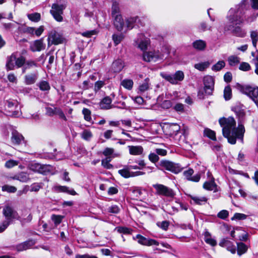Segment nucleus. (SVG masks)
<instances>
[{
  "instance_id": "57",
  "label": "nucleus",
  "mask_w": 258,
  "mask_h": 258,
  "mask_svg": "<svg viewBox=\"0 0 258 258\" xmlns=\"http://www.w3.org/2000/svg\"><path fill=\"white\" fill-rule=\"evenodd\" d=\"M81 137L83 139L88 141L92 138V134L90 131L86 130L82 132Z\"/></svg>"
},
{
  "instance_id": "5",
  "label": "nucleus",
  "mask_w": 258,
  "mask_h": 258,
  "mask_svg": "<svg viewBox=\"0 0 258 258\" xmlns=\"http://www.w3.org/2000/svg\"><path fill=\"white\" fill-rule=\"evenodd\" d=\"M160 76L172 84H177L178 82L182 81L184 78V73L181 71H176L174 74L162 72L160 73Z\"/></svg>"
},
{
  "instance_id": "27",
  "label": "nucleus",
  "mask_w": 258,
  "mask_h": 258,
  "mask_svg": "<svg viewBox=\"0 0 258 258\" xmlns=\"http://www.w3.org/2000/svg\"><path fill=\"white\" fill-rule=\"evenodd\" d=\"M139 21L138 17H131L126 19L125 21V28L124 32H126L128 30H131L135 26V24Z\"/></svg>"
},
{
  "instance_id": "4",
  "label": "nucleus",
  "mask_w": 258,
  "mask_h": 258,
  "mask_svg": "<svg viewBox=\"0 0 258 258\" xmlns=\"http://www.w3.org/2000/svg\"><path fill=\"white\" fill-rule=\"evenodd\" d=\"M5 110L9 115L13 117H19L22 116V112L19 102L16 100L8 99L5 103Z\"/></svg>"
},
{
  "instance_id": "3",
  "label": "nucleus",
  "mask_w": 258,
  "mask_h": 258,
  "mask_svg": "<svg viewBox=\"0 0 258 258\" xmlns=\"http://www.w3.org/2000/svg\"><path fill=\"white\" fill-rule=\"evenodd\" d=\"M170 53V48L168 46H164L162 47L161 52L158 50H153L145 52L143 53V58L144 60L150 61H156L158 60L163 59L167 58Z\"/></svg>"
},
{
  "instance_id": "47",
  "label": "nucleus",
  "mask_w": 258,
  "mask_h": 258,
  "mask_svg": "<svg viewBox=\"0 0 258 258\" xmlns=\"http://www.w3.org/2000/svg\"><path fill=\"white\" fill-rule=\"evenodd\" d=\"M41 167V164L38 163H31L29 164L28 168L31 171L40 173V169Z\"/></svg>"
},
{
  "instance_id": "32",
  "label": "nucleus",
  "mask_w": 258,
  "mask_h": 258,
  "mask_svg": "<svg viewBox=\"0 0 258 258\" xmlns=\"http://www.w3.org/2000/svg\"><path fill=\"white\" fill-rule=\"evenodd\" d=\"M129 151L132 155H139L142 153L143 148L141 146H129Z\"/></svg>"
},
{
  "instance_id": "38",
  "label": "nucleus",
  "mask_w": 258,
  "mask_h": 258,
  "mask_svg": "<svg viewBox=\"0 0 258 258\" xmlns=\"http://www.w3.org/2000/svg\"><path fill=\"white\" fill-rule=\"evenodd\" d=\"M37 85L39 87L40 90L42 91H49L50 89V86L46 81H41Z\"/></svg>"
},
{
  "instance_id": "30",
  "label": "nucleus",
  "mask_w": 258,
  "mask_h": 258,
  "mask_svg": "<svg viewBox=\"0 0 258 258\" xmlns=\"http://www.w3.org/2000/svg\"><path fill=\"white\" fill-rule=\"evenodd\" d=\"M112 100L109 97H105L100 103V106L101 109H108L111 108Z\"/></svg>"
},
{
  "instance_id": "36",
  "label": "nucleus",
  "mask_w": 258,
  "mask_h": 258,
  "mask_svg": "<svg viewBox=\"0 0 258 258\" xmlns=\"http://www.w3.org/2000/svg\"><path fill=\"white\" fill-rule=\"evenodd\" d=\"M210 63L209 61H204L195 64L194 67L195 69L200 71H204L210 66Z\"/></svg>"
},
{
  "instance_id": "59",
  "label": "nucleus",
  "mask_w": 258,
  "mask_h": 258,
  "mask_svg": "<svg viewBox=\"0 0 258 258\" xmlns=\"http://www.w3.org/2000/svg\"><path fill=\"white\" fill-rule=\"evenodd\" d=\"M114 152V150L112 148H106L104 149V150L103 151V154L106 156V157H110V156L112 155V156L111 157L112 158V157H114L115 156H117V155H112L113 153Z\"/></svg>"
},
{
  "instance_id": "25",
  "label": "nucleus",
  "mask_w": 258,
  "mask_h": 258,
  "mask_svg": "<svg viewBox=\"0 0 258 258\" xmlns=\"http://www.w3.org/2000/svg\"><path fill=\"white\" fill-rule=\"evenodd\" d=\"M45 45L41 39L34 41L30 46L32 51H40L45 49Z\"/></svg>"
},
{
  "instance_id": "49",
  "label": "nucleus",
  "mask_w": 258,
  "mask_h": 258,
  "mask_svg": "<svg viewBox=\"0 0 258 258\" xmlns=\"http://www.w3.org/2000/svg\"><path fill=\"white\" fill-rule=\"evenodd\" d=\"M64 218L63 216L53 214L51 216V219L54 222L55 226L59 225Z\"/></svg>"
},
{
  "instance_id": "44",
  "label": "nucleus",
  "mask_w": 258,
  "mask_h": 258,
  "mask_svg": "<svg viewBox=\"0 0 258 258\" xmlns=\"http://www.w3.org/2000/svg\"><path fill=\"white\" fill-rule=\"evenodd\" d=\"M25 60L26 58L24 56L21 55L19 57H17V53H16V68H23L25 64Z\"/></svg>"
},
{
  "instance_id": "55",
  "label": "nucleus",
  "mask_w": 258,
  "mask_h": 258,
  "mask_svg": "<svg viewBox=\"0 0 258 258\" xmlns=\"http://www.w3.org/2000/svg\"><path fill=\"white\" fill-rule=\"evenodd\" d=\"M209 236V233L208 232H206V234H205V242L211 245L212 246H215L217 244L216 241L214 239L210 237Z\"/></svg>"
},
{
  "instance_id": "11",
  "label": "nucleus",
  "mask_w": 258,
  "mask_h": 258,
  "mask_svg": "<svg viewBox=\"0 0 258 258\" xmlns=\"http://www.w3.org/2000/svg\"><path fill=\"white\" fill-rule=\"evenodd\" d=\"M204 92L205 95L212 94L214 88V78L210 76H207L204 78Z\"/></svg>"
},
{
  "instance_id": "63",
  "label": "nucleus",
  "mask_w": 258,
  "mask_h": 258,
  "mask_svg": "<svg viewBox=\"0 0 258 258\" xmlns=\"http://www.w3.org/2000/svg\"><path fill=\"white\" fill-rule=\"evenodd\" d=\"M239 69L243 71H248L251 69V67L248 63L243 62L240 63Z\"/></svg>"
},
{
  "instance_id": "61",
  "label": "nucleus",
  "mask_w": 258,
  "mask_h": 258,
  "mask_svg": "<svg viewBox=\"0 0 258 258\" xmlns=\"http://www.w3.org/2000/svg\"><path fill=\"white\" fill-rule=\"evenodd\" d=\"M18 24L16 22H13L4 24V26L7 30H13L17 27Z\"/></svg>"
},
{
  "instance_id": "19",
  "label": "nucleus",
  "mask_w": 258,
  "mask_h": 258,
  "mask_svg": "<svg viewBox=\"0 0 258 258\" xmlns=\"http://www.w3.org/2000/svg\"><path fill=\"white\" fill-rule=\"evenodd\" d=\"M16 53H13L7 59L6 68L7 71L15 70L16 68Z\"/></svg>"
},
{
  "instance_id": "64",
  "label": "nucleus",
  "mask_w": 258,
  "mask_h": 258,
  "mask_svg": "<svg viewBox=\"0 0 258 258\" xmlns=\"http://www.w3.org/2000/svg\"><path fill=\"white\" fill-rule=\"evenodd\" d=\"M18 161L14 160H10L7 161L5 163V166L7 168H11L15 166H16L18 164Z\"/></svg>"
},
{
  "instance_id": "52",
  "label": "nucleus",
  "mask_w": 258,
  "mask_h": 258,
  "mask_svg": "<svg viewBox=\"0 0 258 258\" xmlns=\"http://www.w3.org/2000/svg\"><path fill=\"white\" fill-rule=\"evenodd\" d=\"M231 89L229 86H227L224 90V97L226 100H229L231 98Z\"/></svg>"
},
{
  "instance_id": "2",
  "label": "nucleus",
  "mask_w": 258,
  "mask_h": 258,
  "mask_svg": "<svg viewBox=\"0 0 258 258\" xmlns=\"http://www.w3.org/2000/svg\"><path fill=\"white\" fill-rule=\"evenodd\" d=\"M248 0H242L235 8L229 10L226 16L227 22L225 25H238L243 23L241 16L243 11L248 7Z\"/></svg>"
},
{
  "instance_id": "14",
  "label": "nucleus",
  "mask_w": 258,
  "mask_h": 258,
  "mask_svg": "<svg viewBox=\"0 0 258 258\" xmlns=\"http://www.w3.org/2000/svg\"><path fill=\"white\" fill-rule=\"evenodd\" d=\"M118 173L124 178H129L131 177L138 176L145 174V172L142 171H130V169H129L128 166L123 168V169L119 170Z\"/></svg>"
},
{
  "instance_id": "54",
  "label": "nucleus",
  "mask_w": 258,
  "mask_h": 258,
  "mask_svg": "<svg viewBox=\"0 0 258 258\" xmlns=\"http://www.w3.org/2000/svg\"><path fill=\"white\" fill-rule=\"evenodd\" d=\"M158 227L161 228L164 231H167L169 226V222L168 221H163L162 222H158L156 223Z\"/></svg>"
},
{
  "instance_id": "31",
  "label": "nucleus",
  "mask_w": 258,
  "mask_h": 258,
  "mask_svg": "<svg viewBox=\"0 0 258 258\" xmlns=\"http://www.w3.org/2000/svg\"><path fill=\"white\" fill-rule=\"evenodd\" d=\"M46 113L49 116H52L55 114H58L60 116L64 117V115L62 111L57 108H52L51 107H47L46 108Z\"/></svg>"
},
{
  "instance_id": "58",
  "label": "nucleus",
  "mask_w": 258,
  "mask_h": 258,
  "mask_svg": "<svg viewBox=\"0 0 258 258\" xmlns=\"http://www.w3.org/2000/svg\"><path fill=\"white\" fill-rule=\"evenodd\" d=\"M247 218V215L242 213H235L233 217L231 218L232 220H244Z\"/></svg>"
},
{
  "instance_id": "24",
  "label": "nucleus",
  "mask_w": 258,
  "mask_h": 258,
  "mask_svg": "<svg viewBox=\"0 0 258 258\" xmlns=\"http://www.w3.org/2000/svg\"><path fill=\"white\" fill-rule=\"evenodd\" d=\"M24 141L23 136L17 131L14 130L12 133L11 141L14 145H20Z\"/></svg>"
},
{
  "instance_id": "42",
  "label": "nucleus",
  "mask_w": 258,
  "mask_h": 258,
  "mask_svg": "<svg viewBox=\"0 0 258 258\" xmlns=\"http://www.w3.org/2000/svg\"><path fill=\"white\" fill-rule=\"evenodd\" d=\"M191 199L195 204L198 205L204 204L207 201V198L205 197L191 196Z\"/></svg>"
},
{
  "instance_id": "26",
  "label": "nucleus",
  "mask_w": 258,
  "mask_h": 258,
  "mask_svg": "<svg viewBox=\"0 0 258 258\" xmlns=\"http://www.w3.org/2000/svg\"><path fill=\"white\" fill-rule=\"evenodd\" d=\"M124 67L123 61L120 59H117L113 62L111 70L114 73H119L123 69Z\"/></svg>"
},
{
  "instance_id": "34",
  "label": "nucleus",
  "mask_w": 258,
  "mask_h": 258,
  "mask_svg": "<svg viewBox=\"0 0 258 258\" xmlns=\"http://www.w3.org/2000/svg\"><path fill=\"white\" fill-rule=\"evenodd\" d=\"M237 254L241 256L242 254L246 252L248 249L247 245L243 242L237 243Z\"/></svg>"
},
{
  "instance_id": "39",
  "label": "nucleus",
  "mask_w": 258,
  "mask_h": 258,
  "mask_svg": "<svg viewBox=\"0 0 258 258\" xmlns=\"http://www.w3.org/2000/svg\"><path fill=\"white\" fill-rule=\"evenodd\" d=\"M124 36L122 33H115L112 35V38L115 46L119 44L124 39Z\"/></svg>"
},
{
  "instance_id": "23",
  "label": "nucleus",
  "mask_w": 258,
  "mask_h": 258,
  "mask_svg": "<svg viewBox=\"0 0 258 258\" xmlns=\"http://www.w3.org/2000/svg\"><path fill=\"white\" fill-rule=\"evenodd\" d=\"M10 178L22 182H27L30 180L29 174L25 172H21Z\"/></svg>"
},
{
  "instance_id": "37",
  "label": "nucleus",
  "mask_w": 258,
  "mask_h": 258,
  "mask_svg": "<svg viewBox=\"0 0 258 258\" xmlns=\"http://www.w3.org/2000/svg\"><path fill=\"white\" fill-rule=\"evenodd\" d=\"M193 46L196 49L202 50L205 48L206 43L202 40H196L193 43Z\"/></svg>"
},
{
  "instance_id": "35",
  "label": "nucleus",
  "mask_w": 258,
  "mask_h": 258,
  "mask_svg": "<svg viewBox=\"0 0 258 258\" xmlns=\"http://www.w3.org/2000/svg\"><path fill=\"white\" fill-rule=\"evenodd\" d=\"M53 167L50 165L41 164L40 169V173L42 174H47L53 171Z\"/></svg>"
},
{
  "instance_id": "45",
  "label": "nucleus",
  "mask_w": 258,
  "mask_h": 258,
  "mask_svg": "<svg viewBox=\"0 0 258 258\" xmlns=\"http://www.w3.org/2000/svg\"><path fill=\"white\" fill-rule=\"evenodd\" d=\"M28 18L34 22H38L40 20L41 15L38 13H33L27 14Z\"/></svg>"
},
{
  "instance_id": "1",
  "label": "nucleus",
  "mask_w": 258,
  "mask_h": 258,
  "mask_svg": "<svg viewBox=\"0 0 258 258\" xmlns=\"http://www.w3.org/2000/svg\"><path fill=\"white\" fill-rule=\"evenodd\" d=\"M232 110L236 114L238 119V125L236 127V121L233 117H223L219 120V123L222 127V133L224 137L231 144H235L236 139L243 140L245 128L242 123L245 120V112L240 105L232 107Z\"/></svg>"
},
{
  "instance_id": "41",
  "label": "nucleus",
  "mask_w": 258,
  "mask_h": 258,
  "mask_svg": "<svg viewBox=\"0 0 258 258\" xmlns=\"http://www.w3.org/2000/svg\"><path fill=\"white\" fill-rule=\"evenodd\" d=\"M229 65L233 67L240 62V58L236 55H231L228 57Z\"/></svg>"
},
{
  "instance_id": "28",
  "label": "nucleus",
  "mask_w": 258,
  "mask_h": 258,
  "mask_svg": "<svg viewBox=\"0 0 258 258\" xmlns=\"http://www.w3.org/2000/svg\"><path fill=\"white\" fill-rule=\"evenodd\" d=\"M203 188L206 190L217 191V185L214 181V178H212L210 180L206 181L203 184Z\"/></svg>"
},
{
  "instance_id": "10",
  "label": "nucleus",
  "mask_w": 258,
  "mask_h": 258,
  "mask_svg": "<svg viewBox=\"0 0 258 258\" xmlns=\"http://www.w3.org/2000/svg\"><path fill=\"white\" fill-rule=\"evenodd\" d=\"M243 93L249 96L258 106V87L246 86L242 88Z\"/></svg>"
},
{
  "instance_id": "43",
  "label": "nucleus",
  "mask_w": 258,
  "mask_h": 258,
  "mask_svg": "<svg viewBox=\"0 0 258 258\" xmlns=\"http://www.w3.org/2000/svg\"><path fill=\"white\" fill-rule=\"evenodd\" d=\"M250 37L252 41V45L254 47H256L257 42L258 41V31L253 30L250 32Z\"/></svg>"
},
{
  "instance_id": "20",
  "label": "nucleus",
  "mask_w": 258,
  "mask_h": 258,
  "mask_svg": "<svg viewBox=\"0 0 258 258\" xmlns=\"http://www.w3.org/2000/svg\"><path fill=\"white\" fill-rule=\"evenodd\" d=\"M35 244L33 240H29L16 245V249L18 251H22L30 248Z\"/></svg>"
},
{
  "instance_id": "17",
  "label": "nucleus",
  "mask_w": 258,
  "mask_h": 258,
  "mask_svg": "<svg viewBox=\"0 0 258 258\" xmlns=\"http://www.w3.org/2000/svg\"><path fill=\"white\" fill-rule=\"evenodd\" d=\"M138 242L142 245L146 246L158 245L159 242L156 240L147 238L140 234L136 236Z\"/></svg>"
},
{
  "instance_id": "15",
  "label": "nucleus",
  "mask_w": 258,
  "mask_h": 258,
  "mask_svg": "<svg viewBox=\"0 0 258 258\" xmlns=\"http://www.w3.org/2000/svg\"><path fill=\"white\" fill-rule=\"evenodd\" d=\"M135 42L138 47L144 51L147 48V46L149 44V39L145 38L144 35L140 34L138 38L135 40Z\"/></svg>"
},
{
  "instance_id": "40",
  "label": "nucleus",
  "mask_w": 258,
  "mask_h": 258,
  "mask_svg": "<svg viewBox=\"0 0 258 258\" xmlns=\"http://www.w3.org/2000/svg\"><path fill=\"white\" fill-rule=\"evenodd\" d=\"M111 15L112 17H115V16L117 15H121L120 14L119 4L116 2H113L112 3L111 8Z\"/></svg>"
},
{
  "instance_id": "33",
  "label": "nucleus",
  "mask_w": 258,
  "mask_h": 258,
  "mask_svg": "<svg viewBox=\"0 0 258 258\" xmlns=\"http://www.w3.org/2000/svg\"><path fill=\"white\" fill-rule=\"evenodd\" d=\"M54 188L56 191L67 192L72 195H75L76 194V191L74 189L69 190V188L66 186L58 185L55 186Z\"/></svg>"
},
{
  "instance_id": "12",
  "label": "nucleus",
  "mask_w": 258,
  "mask_h": 258,
  "mask_svg": "<svg viewBox=\"0 0 258 258\" xmlns=\"http://www.w3.org/2000/svg\"><path fill=\"white\" fill-rule=\"evenodd\" d=\"M63 38L58 34L56 31H51L48 35V45L54 44L58 45L63 42Z\"/></svg>"
},
{
  "instance_id": "8",
  "label": "nucleus",
  "mask_w": 258,
  "mask_h": 258,
  "mask_svg": "<svg viewBox=\"0 0 258 258\" xmlns=\"http://www.w3.org/2000/svg\"><path fill=\"white\" fill-rule=\"evenodd\" d=\"M225 32H230L234 36L240 38H244L246 35V31L238 25H225L224 27Z\"/></svg>"
},
{
  "instance_id": "7",
  "label": "nucleus",
  "mask_w": 258,
  "mask_h": 258,
  "mask_svg": "<svg viewBox=\"0 0 258 258\" xmlns=\"http://www.w3.org/2000/svg\"><path fill=\"white\" fill-rule=\"evenodd\" d=\"M65 8L66 6L64 5L54 3L52 5L50 13L56 21L61 22L63 21L62 15Z\"/></svg>"
},
{
  "instance_id": "50",
  "label": "nucleus",
  "mask_w": 258,
  "mask_h": 258,
  "mask_svg": "<svg viewBox=\"0 0 258 258\" xmlns=\"http://www.w3.org/2000/svg\"><path fill=\"white\" fill-rule=\"evenodd\" d=\"M138 165H129L128 166L129 169H142L146 165L144 160H141L137 162Z\"/></svg>"
},
{
  "instance_id": "53",
  "label": "nucleus",
  "mask_w": 258,
  "mask_h": 258,
  "mask_svg": "<svg viewBox=\"0 0 258 258\" xmlns=\"http://www.w3.org/2000/svg\"><path fill=\"white\" fill-rule=\"evenodd\" d=\"M204 135L208 137V138H210L211 139L213 140H216V136H215V133L209 128H206L204 130Z\"/></svg>"
},
{
  "instance_id": "22",
  "label": "nucleus",
  "mask_w": 258,
  "mask_h": 258,
  "mask_svg": "<svg viewBox=\"0 0 258 258\" xmlns=\"http://www.w3.org/2000/svg\"><path fill=\"white\" fill-rule=\"evenodd\" d=\"M194 171L193 169H188V170L183 172V175L188 180L194 182H198L200 179L201 176L199 174H196L192 176V175L194 174Z\"/></svg>"
},
{
  "instance_id": "60",
  "label": "nucleus",
  "mask_w": 258,
  "mask_h": 258,
  "mask_svg": "<svg viewBox=\"0 0 258 258\" xmlns=\"http://www.w3.org/2000/svg\"><path fill=\"white\" fill-rule=\"evenodd\" d=\"M149 159L152 163H155L159 160V157L155 153H150L149 155Z\"/></svg>"
},
{
  "instance_id": "9",
  "label": "nucleus",
  "mask_w": 258,
  "mask_h": 258,
  "mask_svg": "<svg viewBox=\"0 0 258 258\" xmlns=\"http://www.w3.org/2000/svg\"><path fill=\"white\" fill-rule=\"evenodd\" d=\"M153 187L156 190V194L158 195L163 196L169 198H173L175 193L170 188L161 184H156L153 185Z\"/></svg>"
},
{
  "instance_id": "62",
  "label": "nucleus",
  "mask_w": 258,
  "mask_h": 258,
  "mask_svg": "<svg viewBox=\"0 0 258 258\" xmlns=\"http://www.w3.org/2000/svg\"><path fill=\"white\" fill-rule=\"evenodd\" d=\"M3 191H7L9 192H15L17 191V188L13 186L5 185L2 187Z\"/></svg>"
},
{
  "instance_id": "56",
  "label": "nucleus",
  "mask_w": 258,
  "mask_h": 258,
  "mask_svg": "<svg viewBox=\"0 0 258 258\" xmlns=\"http://www.w3.org/2000/svg\"><path fill=\"white\" fill-rule=\"evenodd\" d=\"M82 113L84 115V117L85 120L90 121L92 120L91 115V111L87 108H84L82 110Z\"/></svg>"
},
{
  "instance_id": "21",
  "label": "nucleus",
  "mask_w": 258,
  "mask_h": 258,
  "mask_svg": "<svg viewBox=\"0 0 258 258\" xmlns=\"http://www.w3.org/2000/svg\"><path fill=\"white\" fill-rule=\"evenodd\" d=\"M38 78L37 72L29 73L24 77V82L26 85H32L34 84Z\"/></svg>"
},
{
  "instance_id": "51",
  "label": "nucleus",
  "mask_w": 258,
  "mask_h": 258,
  "mask_svg": "<svg viewBox=\"0 0 258 258\" xmlns=\"http://www.w3.org/2000/svg\"><path fill=\"white\" fill-rule=\"evenodd\" d=\"M112 159L111 157H107L101 161L102 165L106 169H111L112 165L109 163Z\"/></svg>"
},
{
  "instance_id": "16",
  "label": "nucleus",
  "mask_w": 258,
  "mask_h": 258,
  "mask_svg": "<svg viewBox=\"0 0 258 258\" xmlns=\"http://www.w3.org/2000/svg\"><path fill=\"white\" fill-rule=\"evenodd\" d=\"M221 247H225L232 254L236 253V249L233 243L227 238H222L219 243Z\"/></svg>"
},
{
  "instance_id": "29",
  "label": "nucleus",
  "mask_w": 258,
  "mask_h": 258,
  "mask_svg": "<svg viewBox=\"0 0 258 258\" xmlns=\"http://www.w3.org/2000/svg\"><path fill=\"white\" fill-rule=\"evenodd\" d=\"M37 62L34 60H25V64L22 69V73H25L27 70L30 69L33 67H38Z\"/></svg>"
},
{
  "instance_id": "48",
  "label": "nucleus",
  "mask_w": 258,
  "mask_h": 258,
  "mask_svg": "<svg viewBox=\"0 0 258 258\" xmlns=\"http://www.w3.org/2000/svg\"><path fill=\"white\" fill-rule=\"evenodd\" d=\"M225 66V62L224 60H219L212 67V70L215 72H218L222 70Z\"/></svg>"
},
{
  "instance_id": "18",
  "label": "nucleus",
  "mask_w": 258,
  "mask_h": 258,
  "mask_svg": "<svg viewBox=\"0 0 258 258\" xmlns=\"http://www.w3.org/2000/svg\"><path fill=\"white\" fill-rule=\"evenodd\" d=\"M114 18V25L117 30L119 31H124L125 24L121 15L115 16Z\"/></svg>"
},
{
  "instance_id": "6",
  "label": "nucleus",
  "mask_w": 258,
  "mask_h": 258,
  "mask_svg": "<svg viewBox=\"0 0 258 258\" xmlns=\"http://www.w3.org/2000/svg\"><path fill=\"white\" fill-rule=\"evenodd\" d=\"M156 166L160 170L162 169L161 168H163L174 173L180 172L182 169V167L179 164L167 160H161Z\"/></svg>"
},
{
  "instance_id": "13",
  "label": "nucleus",
  "mask_w": 258,
  "mask_h": 258,
  "mask_svg": "<svg viewBox=\"0 0 258 258\" xmlns=\"http://www.w3.org/2000/svg\"><path fill=\"white\" fill-rule=\"evenodd\" d=\"M3 212V215L6 218L5 220L11 221V222L12 219L20 220V216L18 213L9 206L5 207Z\"/></svg>"
},
{
  "instance_id": "46",
  "label": "nucleus",
  "mask_w": 258,
  "mask_h": 258,
  "mask_svg": "<svg viewBox=\"0 0 258 258\" xmlns=\"http://www.w3.org/2000/svg\"><path fill=\"white\" fill-rule=\"evenodd\" d=\"M134 82L131 79H124L121 82L122 85L124 88L127 90H131L133 88Z\"/></svg>"
}]
</instances>
